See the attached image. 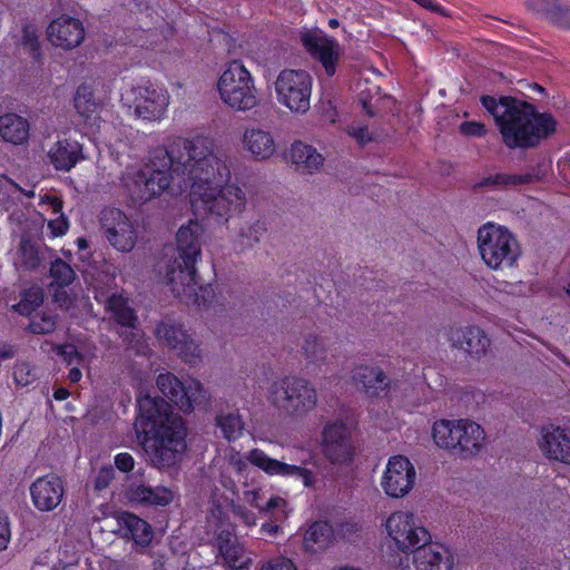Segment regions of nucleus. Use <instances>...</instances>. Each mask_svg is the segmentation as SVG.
Instances as JSON below:
<instances>
[{"mask_svg": "<svg viewBox=\"0 0 570 570\" xmlns=\"http://www.w3.org/2000/svg\"><path fill=\"white\" fill-rule=\"evenodd\" d=\"M174 179L189 186L196 215L226 224L246 208L245 190L227 184V156L206 137L176 138L167 147H155L142 168H128L121 176L122 186L136 204L160 196Z\"/></svg>", "mask_w": 570, "mask_h": 570, "instance_id": "obj_1", "label": "nucleus"}, {"mask_svg": "<svg viewBox=\"0 0 570 570\" xmlns=\"http://www.w3.org/2000/svg\"><path fill=\"white\" fill-rule=\"evenodd\" d=\"M134 430L151 464L174 465L186 449V430L181 417L161 397L140 391Z\"/></svg>", "mask_w": 570, "mask_h": 570, "instance_id": "obj_2", "label": "nucleus"}, {"mask_svg": "<svg viewBox=\"0 0 570 570\" xmlns=\"http://www.w3.org/2000/svg\"><path fill=\"white\" fill-rule=\"evenodd\" d=\"M482 106L494 118L503 144L509 149H529L556 134L558 121L550 112H539L527 101L502 96L481 98Z\"/></svg>", "mask_w": 570, "mask_h": 570, "instance_id": "obj_3", "label": "nucleus"}, {"mask_svg": "<svg viewBox=\"0 0 570 570\" xmlns=\"http://www.w3.org/2000/svg\"><path fill=\"white\" fill-rule=\"evenodd\" d=\"M247 462L259 468L269 475L294 476L302 479L305 487H313L315 482L313 472L304 466L287 464L272 459L259 449L250 450L245 458L235 448L228 446L224 451L222 464L219 466V482L225 489L235 492L237 481L240 480L248 469Z\"/></svg>", "mask_w": 570, "mask_h": 570, "instance_id": "obj_4", "label": "nucleus"}, {"mask_svg": "<svg viewBox=\"0 0 570 570\" xmlns=\"http://www.w3.org/2000/svg\"><path fill=\"white\" fill-rule=\"evenodd\" d=\"M476 246L483 264L494 272L515 267L522 256L517 236L508 227L492 222L478 228Z\"/></svg>", "mask_w": 570, "mask_h": 570, "instance_id": "obj_5", "label": "nucleus"}, {"mask_svg": "<svg viewBox=\"0 0 570 570\" xmlns=\"http://www.w3.org/2000/svg\"><path fill=\"white\" fill-rule=\"evenodd\" d=\"M269 404L292 419H302L312 412L318 402L315 386L306 379L286 375L274 380L266 391Z\"/></svg>", "mask_w": 570, "mask_h": 570, "instance_id": "obj_6", "label": "nucleus"}, {"mask_svg": "<svg viewBox=\"0 0 570 570\" xmlns=\"http://www.w3.org/2000/svg\"><path fill=\"white\" fill-rule=\"evenodd\" d=\"M217 89L222 101L235 111H248L258 105L254 78L239 61L233 60L220 75Z\"/></svg>", "mask_w": 570, "mask_h": 570, "instance_id": "obj_7", "label": "nucleus"}, {"mask_svg": "<svg viewBox=\"0 0 570 570\" xmlns=\"http://www.w3.org/2000/svg\"><path fill=\"white\" fill-rule=\"evenodd\" d=\"M313 79L305 70L284 69L275 81V91L281 105L292 112L304 115L311 107Z\"/></svg>", "mask_w": 570, "mask_h": 570, "instance_id": "obj_8", "label": "nucleus"}, {"mask_svg": "<svg viewBox=\"0 0 570 570\" xmlns=\"http://www.w3.org/2000/svg\"><path fill=\"white\" fill-rule=\"evenodd\" d=\"M384 528L387 538L393 541L396 549L404 553L414 552L419 547L431 541V534L416 517L409 511L391 513Z\"/></svg>", "mask_w": 570, "mask_h": 570, "instance_id": "obj_9", "label": "nucleus"}, {"mask_svg": "<svg viewBox=\"0 0 570 570\" xmlns=\"http://www.w3.org/2000/svg\"><path fill=\"white\" fill-rule=\"evenodd\" d=\"M167 285L173 294L185 304L200 305L205 297V288L198 284L196 262L174 257L166 267Z\"/></svg>", "mask_w": 570, "mask_h": 570, "instance_id": "obj_10", "label": "nucleus"}, {"mask_svg": "<svg viewBox=\"0 0 570 570\" xmlns=\"http://www.w3.org/2000/svg\"><path fill=\"white\" fill-rule=\"evenodd\" d=\"M321 448L324 458L333 465L347 466L355 456L351 429L341 420L325 424Z\"/></svg>", "mask_w": 570, "mask_h": 570, "instance_id": "obj_11", "label": "nucleus"}, {"mask_svg": "<svg viewBox=\"0 0 570 570\" xmlns=\"http://www.w3.org/2000/svg\"><path fill=\"white\" fill-rule=\"evenodd\" d=\"M135 115L147 121H158L166 115L169 105L168 91L150 81L140 82L131 88Z\"/></svg>", "mask_w": 570, "mask_h": 570, "instance_id": "obj_12", "label": "nucleus"}, {"mask_svg": "<svg viewBox=\"0 0 570 570\" xmlns=\"http://www.w3.org/2000/svg\"><path fill=\"white\" fill-rule=\"evenodd\" d=\"M416 471L404 455L391 456L381 478L383 492L394 499L404 498L413 489Z\"/></svg>", "mask_w": 570, "mask_h": 570, "instance_id": "obj_13", "label": "nucleus"}, {"mask_svg": "<svg viewBox=\"0 0 570 570\" xmlns=\"http://www.w3.org/2000/svg\"><path fill=\"white\" fill-rule=\"evenodd\" d=\"M101 229L108 243L119 252H130L137 242V229L118 208H106L100 216Z\"/></svg>", "mask_w": 570, "mask_h": 570, "instance_id": "obj_14", "label": "nucleus"}, {"mask_svg": "<svg viewBox=\"0 0 570 570\" xmlns=\"http://www.w3.org/2000/svg\"><path fill=\"white\" fill-rule=\"evenodd\" d=\"M537 445L548 461L570 466V428L554 423L540 428Z\"/></svg>", "mask_w": 570, "mask_h": 570, "instance_id": "obj_15", "label": "nucleus"}, {"mask_svg": "<svg viewBox=\"0 0 570 570\" xmlns=\"http://www.w3.org/2000/svg\"><path fill=\"white\" fill-rule=\"evenodd\" d=\"M156 384L158 390L185 413L193 411L194 404L203 393V386L199 381L193 380L188 384H184L169 372L159 374Z\"/></svg>", "mask_w": 570, "mask_h": 570, "instance_id": "obj_16", "label": "nucleus"}, {"mask_svg": "<svg viewBox=\"0 0 570 570\" xmlns=\"http://www.w3.org/2000/svg\"><path fill=\"white\" fill-rule=\"evenodd\" d=\"M302 42L307 52L317 60L325 73L332 77L342 55L340 43L323 32L308 31L302 36Z\"/></svg>", "mask_w": 570, "mask_h": 570, "instance_id": "obj_17", "label": "nucleus"}, {"mask_svg": "<svg viewBox=\"0 0 570 570\" xmlns=\"http://www.w3.org/2000/svg\"><path fill=\"white\" fill-rule=\"evenodd\" d=\"M446 337L453 348L461 350L476 360L485 356L491 346L488 334L476 325L450 327Z\"/></svg>", "mask_w": 570, "mask_h": 570, "instance_id": "obj_18", "label": "nucleus"}, {"mask_svg": "<svg viewBox=\"0 0 570 570\" xmlns=\"http://www.w3.org/2000/svg\"><path fill=\"white\" fill-rule=\"evenodd\" d=\"M47 39L56 48L70 51L79 47L86 36L83 23L73 17L62 14L47 27Z\"/></svg>", "mask_w": 570, "mask_h": 570, "instance_id": "obj_19", "label": "nucleus"}, {"mask_svg": "<svg viewBox=\"0 0 570 570\" xmlns=\"http://www.w3.org/2000/svg\"><path fill=\"white\" fill-rule=\"evenodd\" d=\"M48 247L30 233H23L18 244L11 249L12 265L17 271L31 272L37 269L45 259Z\"/></svg>", "mask_w": 570, "mask_h": 570, "instance_id": "obj_20", "label": "nucleus"}, {"mask_svg": "<svg viewBox=\"0 0 570 570\" xmlns=\"http://www.w3.org/2000/svg\"><path fill=\"white\" fill-rule=\"evenodd\" d=\"M63 492L62 481L55 474L40 476L30 487L35 507L45 512L52 511L59 505Z\"/></svg>", "mask_w": 570, "mask_h": 570, "instance_id": "obj_21", "label": "nucleus"}, {"mask_svg": "<svg viewBox=\"0 0 570 570\" xmlns=\"http://www.w3.org/2000/svg\"><path fill=\"white\" fill-rule=\"evenodd\" d=\"M355 386L370 397H379L390 386V379L376 365L358 364L351 372Z\"/></svg>", "mask_w": 570, "mask_h": 570, "instance_id": "obj_22", "label": "nucleus"}, {"mask_svg": "<svg viewBox=\"0 0 570 570\" xmlns=\"http://www.w3.org/2000/svg\"><path fill=\"white\" fill-rule=\"evenodd\" d=\"M203 235L204 227L197 220L190 219L186 225L180 226L176 234L177 256L175 257L197 263L202 256Z\"/></svg>", "mask_w": 570, "mask_h": 570, "instance_id": "obj_23", "label": "nucleus"}, {"mask_svg": "<svg viewBox=\"0 0 570 570\" xmlns=\"http://www.w3.org/2000/svg\"><path fill=\"white\" fill-rule=\"evenodd\" d=\"M413 554L416 570H451L453 566L450 550L440 543H424Z\"/></svg>", "mask_w": 570, "mask_h": 570, "instance_id": "obj_24", "label": "nucleus"}, {"mask_svg": "<svg viewBox=\"0 0 570 570\" xmlns=\"http://www.w3.org/2000/svg\"><path fill=\"white\" fill-rule=\"evenodd\" d=\"M47 157L56 170L66 173L85 158L81 144L68 138L53 142L47 151Z\"/></svg>", "mask_w": 570, "mask_h": 570, "instance_id": "obj_25", "label": "nucleus"}, {"mask_svg": "<svg viewBox=\"0 0 570 570\" xmlns=\"http://www.w3.org/2000/svg\"><path fill=\"white\" fill-rule=\"evenodd\" d=\"M242 144L244 149L256 160L268 159L276 151L273 134L257 126H248L244 129Z\"/></svg>", "mask_w": 570, "mask_h": 570, "instance_id": "obj_26", "label": "nucleus"}, {"mask_svg": "<svg viewBox=\"0 0 570 570\" xmlns=\"http://www.w3.org/2000/svg\"><path fill=\"white\" fill-rule=\"evenodd\" d=\"M297 346L307 367L320 368L327 363L328 345L325 337L317 331L302 333Z\"/></svg>", "mask_w": 570, "mask_h": 570, "instance_id": "obj_27", "label": "nucleus"}, {"mask_svg": "<svg viewBox=\"0 0 570 570\" xmlns=\"http://www.w3.org/2000/svg\"><path fill=\"white\" fill-rule=\"evenodd\" d=\"M267 233V224L263 219H254L239 224L232 237L230 243L236 254H244L254 249Z\"/></svg>", "mask_w": 570, "mask_h": 570, "instance_id": "obj_28", "label": "nucleus"}, {"mask_svg": "<svg viewBox=\"0 0 570 570\" xmlns=\"http://www.w3.org/2000/svg\"><path fill=\"white\" fill-rule=\"evenodd\" d=\"M216 546L224 563L232 569H247L252 558L243 544L238 543L234 534L228 530H222L216 537Z\"/></svg>", "mask_w": 570, "mask_h": 570, "instance_id": "obj_29", "label": "nucleus"}, {"mask_svg": "<svg viewBox=\"0 0 570 570\" xmlns=\"http://www.w3.org/2000/svg\"><path fill=\"white\" fill-rule=\"evenodd\" d=\"M485 443V432L482 426L471 420L461 419L456 453L470 459L480 453Z\"/></svg>", "mask_w": 570, "mask_h": 570, "instance_id": "obj_30", "label": "nucleus"}, {"mask_svg": "<svg viewBox=\"0 0 570 570\" xmlns=\"http://www.w3.org/2000/svg\"><path fill=\"white\" fill-rule=\"evenodd\" d=\"M75 108L83 122L90 128H99L101 122V104L96 99L94 90L88 85H80L73 98Z\"/></svg>", "mask_w": 570, "mask_h": 570, "instance_id": "obj_31", "label": "nucleus"}, {"mask_svg": "<svg viewBox=\"0 0 570 570\" xmlns=\"http://www.w3.org/2000/svg\"><path fill=\"white\" fill-rule=\"evenodd\" d=\"M360 87L357 102L366 116L371 118L381 116L389 108V105L393 104L390 96L381 94V88L377 85L365 82Z\"/></svg>", "mask_w": 570, "mask_h": 570, "instance_id": "obj_32", "label": "nucleus"}, {"mask_svg": "<svg viewBox=\"0 0 570 570\" xmlns=\"http://www.w3.org/2000/svg\"><path fill=\"white\" fill-rule=\"evenodd\" d=\"M127 498L129 501L138 504L165 507L173 501L174 495L173 492L165 487L151 488L142 483H134L127 490Z\"/></svg>", "mask_w": 570, "mask_h": 570, "instance_id": "obj_33", "label": "nucleus"}, {"mask_svg": "<svg viewBox=\"0 0 570 570\" xmlns=\"http://www.w3.org/2000/svg\"><path fill=\"white\" fill-rule=\"evenodd\" d=\"M289 156L296 170L304 174L315 173L324 163L323 156L313 146L302 141H295L292 145Z\"/></svg>", "mask_w": 570, "mask_h": 570, "instance_id": "obj_34", "label": "nucleus"}, {"mask_svg": "<svg viewBox=\"0 0 570 570\" xmlns=\"http://www.w3.org/2000/svg\"><path fill=\"white\" fill-rule=\"evenodd\" d=\"M29 121L13 112L0 116V137L10 144L22 145L28 141Z\"/></svg>", "mask_w": 570, "mask_h": 570, "instance_id": "obj_35", "label": "nucleus"}, {"mask_svg": "<svg viewBox=\"0 0 570 570\" xmlns=\"http://www.w3.org/2000/svg\"><path fill=\"white\" fill-rule=\"evenodd\" d=\"M215 425L228 442L238 440L245 429V422L237 409L219 410L215 415Z\"/></svg>", "mask_w": 570, "mask_h": 570, "instance_id": "obj_36", "label": "nucleus"}, {"mask_svg": "<svg viewBox=\"0 0 570 570\" xmlns=\"http://www.w3.org/2000/svg\"><path fill=\"white\" fill-rule=\"evenodd\" d=\"M461 420H440L433 424L432 435L435 444L456 453Z\"/></svg>", "mask_w": 570, "mask_h": 570, "instance_id": "obj_37", "label": "nucleus"}, {"mask_svg": "<svg viewBox=\"0 0 570 570\" xmlns=\"http://www.w3.org/2000/svg\"><path fill=\"white\" fill-rule=\"evenodd\" d=\"M534 176L532 174H497L481 179L473 186L474 191H480L483 187L501 188L508 186H519L532 183Z\"/></svg>", "mask_w": 570, "mask_h": 570, "instance_id": "obj_38", "label": "nucleus"}, {"mask_svg": "<svg viewBox=\"0 0 570 570\" xmlns=\"http://www.w3.org/2000/svg\"><path fill=\"white\" fill-rule=\"evenodd\" d=\"M527 8L561 27L568 13V7L560 6L558 0H527Z\"/></svg>", "mask_w": 570, "mask_h": 570, "instance_id": "obj_39", "label": "nucleus"}, {"mask_svg": "<svg viewBox=\"0 0 570 570\" xmlns=\"http://www.w3.org/2000/svg\"><path fill=\"white\" fill-rule=\"evenodd\" d=\"M107 309L111 313L112 318L126 327H135L137 316L135 311L129 306L128 299L122 295H112L106 303Z\"/></svg>", "mask_w": 570, "mask_h": 570, "instance_id": "obj_40", "label": "nucleus"}, {"mask_svg": "<svg viewBox=\"0 0 570 570\" xmlns=\"http://www.w3.org/2000/svg\"><path fill=\"white\" fill-rule=\"evenodd\" d=\"M154 333L161 345L171 350H176L188 334L181 325L173 323L171 321H161L158 323Z\"/></svg>", "mask_w": 570, "mask_h": 570, "instance_id": "obj_41", "label": "nucleus"}, {"mask_svg": "<svg viewBox=\"0 0 570 570\" xmlns=\"http://www.w3.org/2000/svg\"><path fill=\"white\" fill-rule=\"evenodd\" d=\"M121 521L132 540L138 544H147L153 538L150 525L142 519L132 513L125 512L121 515Z\"/></svg>", "mask_w": 570, "mask_h": 570, "instance_id": "obj_42", "label": "nucleus"}, {"mask_svg": "<svg viewBox=\"0 0 570 570\" xmlns=\"http://www.w3.org/2000/svg\"><path fill=\"white\" fill-rule=\"evenodd\" d=\"M20 46L33 60L42 59L39 31L35 24L27 23L22 27Z\"/></svg>", "mask_w": 570, "mask_h": 570, "instance_id": "obj_43", "label": "nucleus"}, {"mask_svg": "<svg viewBox=\"0 0 570 570\" xmlns=\"http://www.w3.org/2000/svg\"><path fill=\"white\" fill-rule=\"evenodd\" d=\"M57 326V315L50 311L36 312L30 316L28 328L37 335L52 333Z\"/></svg>", "mask_w": 570, "mask_h": 570, "instance_id": "obj_44", "label": "nucleus"}, {"mask_svg": "<svg viewBox=\"0 0 570 570\" xmlns=\"http://www.w3.org/2000/svg\"><path fill=\"white\" fill-rule=\"evenodd\" d=\"M51 285L63 288L72 284L76 273L72 267L61 258H56L50 266Z\"/></svg>", "mask_w": 570, "mask_h": 570, "instance_id": "obj_45", "label": "nucleus"}, {"mask_svg": "<svg viewBox=\"0 0 570 570\" xmlns=\"http://www.w3.org/2000/svg\"><path fill=\"white\" fill-rule=\"evenodd\" d=\"M43 303V293L40 288H29L22 294L18 304L12 308L21 315L31 316L36 309Z\"/></svg>", "mask_w": 570, "mask_h": 570, "instance_id": "obj_46", "label": "nucleus"}, {"mask_svg": "<svg viewBox=\"0 0 570 570\" xmlns=\"http://www.w3.org/2000/svg\"><path fill=\"white\" fill-rule=\"evenodd\" d=\"M175 351L184 362L189 364H197L203 357L202 348L189 334H187L181 344H179Z\"/></svg>", "mask_w": 570, "mask_h": 570, "instance_id": "obj_47", "label": "nucleus"}, {"mask_svg": "<svg viewBox=\"0 0 570 570\" xmlns=\"http://www.w3.org/2000/svg\"><path fill=\"white\" fill-rule=\"evenodd\" d=\"M328 527L324 522L313 523L305 532L304 543L306 548H312L313 543H318L328 534Z\"/></svg>", "mask_w": 570, "mask_h": 570, "instance_id": "obj_48", "label": "nucleus"}, {"mask_svg": "<svg viewBox=\"0 0 570 570\" xmlns=\"http://www.w3.org/2000/svg\"><path fill=\"white\" fill-rule=\"evenodd\" d=\"M13 377L18 385L28 386L37 380V373L29 363H20L14 367Z\"/></svg>", "mask_w": 570, "mask_h": 570, "instance_id": "obj_49", "label": "nucleus"}, {"mask_svg": "<svg viewBox=\"0 0 570 570\" xmlns=\"http://www.w3.org/2000/svg\"><path fill=\"white\" fill-rule=\"evenodd\" d=\"M57 354L62 357L67 365H81L83 362L82 354L72 344L58 345Z\"/></svg>", "mask_w": 570, "mask_h": 570, "instance_id": "obj_50", "label": "nucleus"}, {"mask_svg": "<svg viewBox=\"0 0 570 570\" xmlns=\"http://www.w3.org/2000/svg\"><path fill=\"white\" fill-rule=\"evenodd\" d=\"M259 570H297V568L289 558L277 556L262 562Z\"/></svg>", "mask_w": 570, "mask_h": 570, "instance_id": "obj_51", "label": "nucleus"}, {"mask_svg": "<svg viewBox=\"0 0 570 570\" xmlns=\"http://www.w3.org/2000/svg\"><path fill=\"white\" fill-rule=\"evenodd\" d=\"M115 478V470L111 465L102 466L99 469L95 479V489L104 490Z\"/></svg>", "mask_w": 570, "mask_h": 570, "instance_id": "obj_52", "label": "nucleus"}, {"mask_svg": "<svg viewBox=\"0 0 570 570\" xmlns=\"http://www.w3.org/2000/svg\"><path fill=\"white\" fill-rule=\"evenodd\" d=\"M347 134L355 138L358 144L365 145L368 141L373 140L372 135L368 132V129L366 126H361L356 124H352L347 127Z\"/></svg>", "mask_w": 570, "mask_h": 570, "instance_id": "obj_53", "label": "nucleus"}, {"mask_svg": "<svg viewBox=\"0 0 570 570\" xmlns=\"http://www.w3.org/2000/svg\"><path fill=\"white\" fill-rule=\"evenodd\" d=\"M460 131L465 136L482 137L487 134V128L478 121H464L460 126Z\"/></svg>", "mask_w": 570, "mask_h": 570, "instance_id": "obj_54", "label": "nucleus"}, {"mask_svg": "<svg viewBox=\"0 0 570 570\" xmlns=\"http://www.w3.org/2000/svg\"><path fill=\"white\" fill-rule=\"evenodd\" d=\"M11 538L10 522L7 514L0 512V551L7 549Z\"/></svg>", "mask_w": 570, "mask_h": 570, "instance_id": "obj_55", "label": "nucleus"}, {"mask_svg": "<svg viewBox=\"0 0 570 570\" xmlns=\"http://www.w3.org/2000/svg\"><path fill=\"white\" fill-rule=\"evenodd\" d=\"M115 465L121 472H129L134 469L135 460L127 452L119 453L115 456Z\"/></svg>", "mask_w": 570, "mask_h": 570, "instance_id": "obj_56", "label": "nucleus"}, {"mask_svg": "<svg viewBox=\"0 0 570 570\" xmlns=\"http://www.w3.org/2000/svg\"><path fill=\"white\" fill-rule=\"evenodd\" d=\"M233 512L246 525L253 527L256 524L255 514L244 505H234Z\"/></svg>", "mask_w": 570, "mask_h": 570, "instance_id": "obj_57", "label": "nucleus"}, {"mask_svg": "<svg viewBox=\"0 0 570 570\" xmlns=\"http://www.w3.org/2000/svg\"><path fill=\"white\" fill-rule=\"evenodd\" d=\"M49 228L51 229L52 234L55 236H62L68 230V220L67 218L61 214V216L55 220H50L48 224Z\"/></svg>", "mask_w": 570, "mask_h": 570, "instance_id": "obj_58", "label": "nucleus"}, {"mask_svg": "<svg viewBox=\"0 0 570 570\" xmlns=\"http://www.w3.org/2000/svg\"><path fill=\"white\" fill-rule=\"evenodd\" d=\"M413 1L426 10H430L432 12H435V13L444 16V17L449 16V12L443 7L435 3L433 0H413Z\"/></svg>", "mask_w": 570, "mask_h": 570, "instance_id": "obj_59", "label": "nucleus"}, {"mask_svg": "<svg viewBox=\"0 0 570 570\" xmlns=\"http://www.w3.org/2000/svg\"><path fill=\"white\" fill-rule=\"evenodd\" d=\"M244 499L247 503L252 504L259 511L263 510V505L259 503L261 493L258 490H248L244 492Z\"/></svg>", "mask_w": 570, "mask_h": 570, "instance_id": "obj_60", "label": "nucleus"}, {"mask_svg": "<svg viewBox=\"0 0 570 570\" xmlns=\"http://www.w3.org/2000/svg\"><path fill=\"white\" fill-rule=\"evenodd\" d=\"M285 500L279 497H272L266 505H263L262 512H272L275 509L283 508L285 505Z\"/></svg>", "mask_w": 570, "mask_h": 570, "instance_id": "obj_61", "label": "nucleus"}, {"mask_svg": "<svg viewBox=\"0 0 570 570\" xmlns=\"http://www.w3.org/2000/svg\"><path fill=\"white\" fill-rule=\"evenodd\" d=\"M279 531V527L277 524H273V523H264L262 524L261 527V532L262 533H265V534H268V535H276Z\"/></svg>", "mask_w": 570, "mask_h": 570, "instance_id": "obj_62", "label": "nucleus"}, {"mask_svg": "<svg viewBox=\"0 0 570 570\" xmlns=\"http://www.w3.org/2000/svg\"><path fill=\"white\" fill-rule=\"evenodd\" d=\"M81 377L82 373L79 368V365H73L68 373V379L72 383H78L81 380Z\"/></svg>", "mask_w": 570, "mask_h": 570, "instance_id": "obj_63", "label": "nucleus"}, {"mask_svg": "<svg viewBox=\"0 0 570 570\" xmlns=\"http://www.w3.org/2000/svg\"><path fill=\"white\" fill-rule=\"evenodd\" d=\"M69 396V391L65 387H59L55 391L53 397L58 401H63Z\"/></svg>", "mask_w": 570, "mask_h": 570, "instance_id": "obj_64", "label": "nucleus"}]
</instances>
